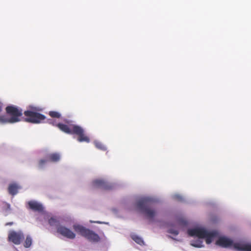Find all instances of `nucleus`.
Segmentation results:
<instances>
[{"mask_svg": "<svg viewBox=\"0 0 251 251\" xmlns=\"http://www.w3.org/2000/svg\"><path fill=\"white\" fill-rule=\"evenodd\" d=\"M49 123L57 126L61 131L66 133L77 135L78 136L77 140L79 142L89 143L90 142L89 138L84 133V129L79 126L75 125L68 126L61 123L56 124L52 120H49Z\"/></svg>", "mask_w": 251, "mask_h": 251, "instance_id": "obj_1", "label": "nucleus"}, {"mask_svg": "<svg viewBox=\"0 0 251 251\" xmlns=\"http://www.w3.org/2000/svg\"><path fill=\"white\" fill-rule=\"evenodd\" d=\"M153 201L149 198H144L139 200L136 203L137 208L142 211L149 220H152L156 212L152 208Z\"/></svg>", "mask_w": 251, "mask_h": 251, "instance_id": "obj_2", "label": "nucleus"}, {"mask_svg": "<svg viewBox=\"0 0 251 251\" xmlns=\"http://www.w3.org/2000/svg\"><path fill=\"white\" fill-rule=\"evenodd\" d=\"M73 228L76 232L91 242H98L100 240V237L98 234L82 226L74 225Z\"/></svg>", "mask_w": 251, "mask_h": 251, "instance_id": "obj_3", "label": "nucleus"}, {"mask_svg": "<svg viewBox=\"0 0 251 251\" xmlns=\"http://www.w3.org/2000/svg\"><path fill=\"white\" fill-rule=\"evenodd\" d=\"M24 115L26 117L25 121L32 124H39L43 122L46 119L45 115L30 110L25 111Z\"/></svg>", "mask_w": 251, "mask_h": 251, "instance_id": "obj_4", "label": "nucleus"}, {"mask_svg": "<svg viewBox=\"0 0 251 251\" xmlns=\"http://www.w3.org/2000/svg\"><path fill=\"white\" fill-rule=\"evenodd\" d=\"M6 113L11 116L10 123H14L20 121L19 117L22 115V110L14 106H8L6 108Z\"/></svg>", "mask_w": 251, "mask_h": 251, "instance_id": "obj_5", "label": "nucleus"}, {"mask_svg": "<svg viewBox=\"0 0 251 251\" xmlns=\"http://www.w3.org/2000/svg\"><path fill=\"white\" fill-rule=\"evenodd\" d=\"M8 240L15 245H20L24 239V235L22 231H10L8 234Z\"/></svg>", "mask_w": 251, "mask_h": 251, "instance_id": "obj_6", "label": "nucleus"}, {"mask_svg": "<svg viewBox=\"0 0 251 251\" xmlns=\"http://www.w3.org/2000/svg\"><path fill=\"white\" fill-rule=\"evenodd\" d=\"M57 232L63 236L70 239H74L75 237V234L73 231L63 226L57 227Z\"/></svg>", "mask_w": 251, "mask_h": 251, "instance_id": "obj_7", "label": "nucleus"}, {"mask_svg": "<svg viewBox=\"0 0 251 251\" xmlns=\"http://www.w3.org/2000/svg\"><path fill=\"white\" fill-rule=\"evenodd\" d=\"M207 230L203 228H195L188 230V233L191 236H197L199 238L203 239L206 235Z\"/></svg>", "mask_w": 251, "mask_h": 251, "instance_id": "obj_8", "label": "nucleus"}, {"mask_svg": "<svg viewBox=\"0 0 251 251\" xmlns=\"http://www.w3.org/2000/svg\"><path fill=\"white\" fill-rule=\"evenodd\" d=\"M93 184L95 187L100 188L105 190H110L113 187L111 184L102 179H96L94 180Z\"/></svg>", "mask_w": 251, "mask_h": 251, "instance_id": "obj_9", "label": "nucleus"}, {"mask_svg": "<svg viewBox=\"0 0 251 251\" xmlns=\"http://www.w3.org/2000/svg\"><path fill=\"white\" fill-rule=\"evenodd\" d=\"M237 243H238L233 244V241L225 237H220L216 241V244L218 245L223 247H229L233 246L234 248L237 250H238V249L235 248L234 245L235 244ZM238 251L239 250H238Z\"/></svg>", "mask_w": 251, "mask_h": 251, "instance_id": "obj_10", "label": "nucleus"}, {"mask_svg": "<svg viewBox=\"0 0 251 251\" xmlns=\"http://www.w3.org/2000/svg\"><path fill=\"white\" fill-rule=\"evenodd\" d=\"M28 204L30 209L34 211L42 212L43 211L44 207L43 205L35 201H29Z\"/></svg>", "mask_w": 251, "mask_h": 251, "instance_id": "obj_11", "label": "nucleus"}, {"mask_svg": "<svg viewBox=\"0 0 251 251\" xmlns=\"http://www.w3.org/2000/svg\"><path fill=\"white\" fill-rule=\"evenodd\" d=\"M234 247L241 251H251V245L250 244L237 243L235 244Z\"/></svg>", "mask_w": 251, "mask_h": 251, "instance_id": "obj_12", "label": "nucleus"}, {"mask_svg": "<svg viewBox=\"0 0 251 251\" xmlns=\"http://www.w3.org/2000/svg\"><path fill=\"white\" fill-rule=\"evenodd\" d=\"M49 162H56L60 159V155L58 153H49L47 155Z\"/></svg>", "mask_w": 251, "mask_h": 251, "instance_id": "obj_13", "label": "nucleus"}, {"mask_svg": "<svg viewBox=\"0 0 251 251\" xmlns=\"http://www.w3.org/2000/svg\"><path fill=\"white\" fill-rule=\"evenodd\" d=\"M18 189L19 187L17 184H11L9 185L8 190L10 194L14 196L17 194Z\"/></svg>", "mask_w": 251, "mask_h": 251, "instance_id": "obj_14", "label": "nucleus"}, {"mask_svg": "<svg viewBox=\"0 0 251 251\" xmlns=\"http://www.w3.org/2000/svg\"><path fill=\"white\" fill-rule=\"evenodd\" d=\"M216 232L207 231L206 235L204 238H205L206 243L208 244L211 243L213 238L215 236Z\"/></svg>", "mask_w": 251, "mask_h": 251, "instance_id": "obj_15", "label": "nucleus"}, {"mask_svg": "<svg viewBox=\"0 0 251 251\" xmlns=\"http://www.w3.org/2000/svg\"><path fill=\"white\" fill-rule=\"evenodd\" d=\"M49 224L50 226H56V228L58 226H60L59 221L54 217H51L49 219Z\"/></svg>", "mask_w": 251, "mask_h": 251, "instance_id": "obj_16", "label": "nucleus"}, {"mask_svg": "<svg viewBox=\"0 0 251 251\" xmlns=\"http://www.w3.org/2000/svg\"><path fill=\"white\" fill-rule=\"evenodd\" d=\"M131 238L133 239V240H134L138 244L140 245H142L144 244V242L143 239L138 236L134 235L131 236Z\"/></svg>", "mask_w": 251, "mask_h": 251, "instance_id": "obj_17", "label": "nucleus"}, {"mask_svg": "<svg viewBox=\"0 0 251 251\" xmlns=\"http://www.w3.org/2000/svg\"><path fill=\"white\" fill-rule=\"evenodd\" d=\"M32 241L31 237L29 235L27 236L24 242V246L26 248H29L32 244Z\"/></svg>", "mask_w": 251, "mask_h": 251, "instance_id": "obj_18", "label": "nucleus"}, {"mask_svg": "<svg viewBox=\"0 0 251 251\" xmlns=\"http://www.w3.org/2000/svg\"><path fill=\"white\" fill-rule=\"evenodd\" d=\"M95 147L101 151H105L106 150V147L101 142L99 141H95L94 142Z\"/></svg>", "mask_w": 251, "mask_h": 251, "instance_id": "obj_19", "label": "nucleus"}, {"mask_svg": "<svg viewBox=\"0 0 251 251\" xmlns=\"http://www.w3.org/2000/svg\"><path fill=\"white\" fill-rule=\"evenodd\" d=\"M191 245L197 248H201L202 247V242L199 240L193 241L191 243Z\"/></svg>", "mask_w": 251, "mask_h": 251, "instance_id": "obj_20", "label": "nucleus"}, {"mask_svg": "<svg viewBox=\"0 0 251 251\" xmlns=\"http://www.w3.org/2000/svg\"><path fill=\"white\" fill-rule=\"evenodd\" d=\"M49 114L52 118H59L61 117V114L59 112L56 111H50Z\"/></svg>", "mask_w": 251, "mask_h": 251, "instance_id": "obj_21", "label": "nucleus"}, {"mask_svg": "<svg viewBox=\"0 0 251 251\" xmlns=\"http://www.w3.org/2000/svg\"><path fill=\"white\" fill-rule=\"evenodd\" d=\"M8 123H10V118L4 115L0 116V123L5 124Z\"/></svg>", "mask_w": 251, "mask_h": 251, "instance_id": "obj_22", "label": "nucleus"}, {"mask_svg": "<svg viewBox=\"0 0 251 251\" xmlns=\"http://www.w3.org/2000/svg\"><path fill=\"white\" fill-rule=\"evenodd\" d=\"M49 162L48 160V159L47 158V157L46 156V159H40L39 161V166L40 167H42L45 163L47 162Z\"/></svg>", "mask_w": 251, "mask_h": 251, "instance_id": "obj_23", "label": "nucleus"}, {"mask_svg": "<svg viewBox=\"0 0 251 251\" xmlns=\"http://www.w3.org/2000/svg\"><path fill=\"white\" fill-rule=\"evenodd\" d=\"M168 232L175 235H177L178 234V230L176 229H170L168 230Z\"/></svg>", "mask_w": 251, "mask_h": 251, "instance_id": "obj_24", "label": "nucleus"}, {"mask_svg": "<svg viewBox=\"0 0 251 251\" xmlns=\"http://www.w3.org/2000/svg\"><path fill=\"white\" fill-rule=\"evenodd\" d=\"M175 198H176L177 200H178V201H181V200H182V197H181V196H178V195H176V196H175Z\"/></svg>", "mask_w": 251, "mask_h": 251, "instance_id": "obj_25", "label": "nucleus"}, {"mask_svg": "<svg viewBox=\"0 0 251 251\" xmlns=\"http://www.w3.org/2000/svg\"><path fill=\"white\" fill-rule=\"evenodd\" d=\"M13 224H14V223H13V222H8V223H6L5 224V225L6 226H12V225H13Z\"/></svg>", "mask_w": 251, "mask_h": 251, "instance_id": "obj_26", "label": "nucleus"}, {"mask_svg": "<svg viewBox=\"0 0 251 251\" xmlns=\"http://www.w3.org/2000/svg\"><path fill=\"white\" fill-rule=\"evenodd\" d=\"M1 110H2V104L0 102V112L1 111Z\"/></svg>", "mask_w": 251, "mask_h": 251, "instance_id": "obj_27", "label": "nucleus"}, {"mask_svg": "<svg viewBox=\"0 0 251 251\" xmlns=\"http://www.w3.org/2000/svg\"><path fill=\"white\" fill-rule=\"evenodd\" d=\"M96 223H99V224L101 223L100 222H96Z\"/></svg>", "mask_w": 251, "mask_h": 251, "instance_id": "obj_28", "label": "nucleus"}]
</instances>
